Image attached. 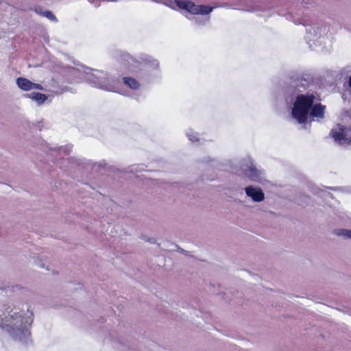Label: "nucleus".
Listing matches in <instances>:
<instances>
[{"mask_svg": "<svg viewBox=\"0 0 351 351\" xmlns=\"http://www.w3.org/2000/svg\"><path fill=\"white\" fill-rule=\"evenodd\" d=\"M315 96L312 94L300 95L293 104L292 117L300 124H306L308 117L321 119L324 117L325 106L317 104L313 105Z\"/></svg>", "mask_w": 351, "mask_h": 351, "instance_id": "obj_1", "label": "nucleus"}, {"mask_svg": "<svg viewBox=\"0 0 351 351\" xmlns=\"http://www.w3.org/2000/svg\"><path fill=\"white\" fill-rule=\"evenodd\" d=\"M30 318L22 316L17 311H12L3 318L0 316V327L6 330L14 339L25 340L29 335L28 326Z\"/></svg>", "mask_w": 351, "mask_h": 351, "instance_id": "obj_2", "label": "nucleus"}, {"mask_svg": "<svg viewBox=\"0 0 351 351\" xmlns=\"http://www.w3.org/2000/svg\"><path fill=\"white\" fill-rule=\"evenodd\" d=\"M80 73L87 82L97 88L110 92L121 93V82L103 71L82 66Z\"/></svg>", "mask_w": 351, "mask_h": 351, "instance_id": "obj_3", "label": "nucleus"}, {"mask_svg": "<svg viewBox=\"0 0 351 351\" xmlns=\"http://www.w3.org/2000/svg\"><path fill=\"white\" fill-rule=\"evenodd\" d=\"M306 40L311 47L313 45L326 48L330 45L328 29L326 27H310L306 29Z\"/></svg>", "mask_w": 351, "mask_h": 351, "instance_id": "obj_4", "label": "nucleus"}, {"mask_svg": "<svg viewBox=\"0 0 351 351\" xmlns=\"http://www.w3.org/2000/svg\"><path fill=\"white\" fill-rule=\"evenodd\" d=\"M241 167L245 175L252 181L261 184H265L267 181L265 173L257 169L250 158L245 160Z\"/></svg>", "mask_w": 351, "mask_h": 351, "instance_id": "obj_5", "label": "nucleus"}, {"mask_svg": "<svg viewBox=\"0 0 351 351\" xmlns=\"http://www.w3.org/2000/svg\"><path fill=\"white\" fill-rule=\"evenodd\" d=\"M330 135L340 145L347 146L351 144V130L343 125H337L332 128Z\"/></svg>", "mask_w": 351, "mask_h": 351, "instance_id": "obj_6", "label": "nucleus"}, {"mask_svg": "<svg viewBox=\"0 0 351 351\" xmlns=\"http://www.w3.org/2000/svg\"><path fill=\"white\" fill-rule=\"evenodd\" d=\"M246 195L254 202H261L265 199V194L259 187L248 186L245 188Z\"/></svg>", "mask_w": 351, "mask_h": 351, "instance_id": "obj_7", "label": "nucleus"}, {"mask_svg": "<svg viewBox=\"0 0 351 351\" xmlns=\"http://www.w3.org/2000/svg\"><path fill=\"white\" fill-rule=\"evenodd\" d=\"M16 82L18 87L24 91H29L34 89L40 90H44L43 86L40 84L34 83L31 82L29 80L25 77L17 78Z\"/></svg>", "mask_w": 351, "mask_h": 351, "instance_id": "obj_8", "label": "nucleus"}, {"mask_svg": "<svg viewBox=\"0 0 351 351\" xmlns=\"http://www.w3.org/2000/svg\"><path fill=\"white\" fill-rule=\"evenodd\" d=\"M123 83L131 90H138L141 89V85L138 80L131 77H123Z\"/></svg>", "mask_w": 351, "mask_h": 351, "instance_id": "obj_9", "label": "nucleus"}, {"mask_svg": "<svg viewBox=\"0 0 351 351\" xmlns=\"http://www.w3.org/2000/svg\"><path fill=\"white\" fill-rule=\"evenodd\" d=\"M26 97L35 101L38 106L43 104L48 98L46 95L40 93H31L27 94Z\"/></svg>", "mask_w": 351, "mask_h": 351, "instance_id": "obj_10", "label": "nucleus"}, {"mask_svg": "<svg viewBox=\"0 0 351 351\" xmlns=\"http://www.w3.org/2000/svg\"><path fill=\"white\" fill-rule=\"evenodd\" d=\"M335 234L344 239H351V230L344 228L337 229L335 230Z\"/></svg>", "mask_w": 351, "mask_h": 351, "instance_id": "obj_11", "label": "nucleus"}, {"mask_svg": "<svg viewBox=\"0 0 351 351\" xmlns=\"http://www.w3.org/2000/svg\"><path fill=\"white\" fill-rule=\"evenodd\" d=\"M186 135L187 136L189 139L193 143L198 142L199 141V134L195 132L191 129L187 130Z\"/></svg>", "mask_w": 351, "mask_h": 351, "instance_id": "obj_12", "label": "nucleus"}, {"mask_svg": "<svg viewBox=\"0 0 351 351\" xmlns=\"http://www.w3.org/2000/svg\"><path fill=\"white\" fill-rule=\"evenodd\" d=\"M36 264L40 267V268H43V269H45L47 271H50V268L49 267V265H47L45 262L42 260V259H40V258H37L36 260Z\"/></svg>", "mask_w": 351, "mask_h": 351, "instance_id": "obj_13", "label": "nucleus"}, {"mask_svg": "<svg viewBox=\"0 0 351 351\" xmlns=\"http://www.w3.org/2000/svg\"><path fill=\"white\" fill-rule=\"evenodd\" d=\"M42 16L49 19L51 21H56V16L53 14V13L50 11L46 10L42 12Z\"/></svg>", "mask_w": 351, "mask_h": 351, "instance_id": "obj_14", "label": "nucleus"}, {"mask_svg": "<svg viewBox=\"0 0 351 351\" xmlns=\"http://www.w3.org/2000/svg\"><path fill=\"white\" fill-rule=\"evenodd\" d=\"M152 66L153 68H158V62L157 60H154L152 62Z\"/></svg>", "mask_w": 351, "mask_h": 351, "instance_id": "obj_15", "label": "nucleus"}, {"mask_svg": "<svg viewBox=\"0 0 351 351\" xmlns=\"http://www.w3.org/2000/svg\"><path fill=\"white\" fill-rule=\"evenodd\" d=\"M35 12H36L37 14H40V15H42V12H43L44 11H43V10H42V9H41L40 8H38H38H35Z\"/></svg>", "mask_w": 351, "mask_h": 351, "instance_id": "obj_16", "label": "nucleus"}, {"mask_svg": "<svg viewBox=\"0 0 351 351\" xmlns=\"http://www.w3.org/2000/svg\"><path fill=\"white\" fill-rule=\"evenodd\" d=\"M348 85H349L350 88H351V76L350 77L349 80H348Z\"/></svg>", "mask_w": 351, "mask_h": 351, "instance_id": "obj_17", "label": "nucleus"}, {"mask_svg": "<svg viewBox=\"0 0 351 351\" xmlns=\"http://www.w3.org/2000/svg\"><path fill=\"white\" fill-rule=\"evenodd\" d=\"M149 242L151 243H155V239H151L150 240H149Z\"/></svg>", "mask_w": 351, "mask_h": 351, "instance_id": "obj_18", "label": "nucleus"}, {"mask_svg": "<svg viewBox=\"0 0 351 351\" xmlns=\"http://www.w3.org/2000/svg\"><path fill=\"white\" fill-rule=\"evenodd\" d=\"M127 57H128V58H129V59L132 60V58H131V57H130V56H127Z\"/></svg>", "mask_w": 351, "mask_h": 351, "instance_id": "obj_19", "label": "nucleus"}]
</instances>
